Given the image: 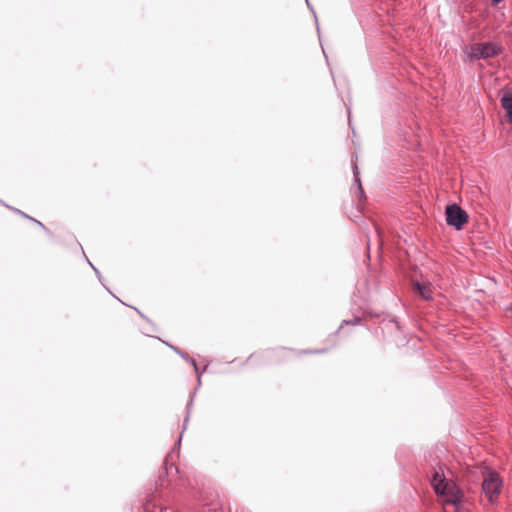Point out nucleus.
<instances>
[{"mask_svg": "<svg viewBox=\"0 0 512 512\" xmlns=\"http://www.w3.org/2000/svg\"><path fill=\"white\" fill-rule=\"evenodd\" d=\"M414 289L420 294V296L423 299H425V300L431 299L432 291H431V288L429 285H422L420 283H415Z\"/></svg>", "mask_w": 512, "mask_h": 512, "instance_id": "obj_6", "label": "nucleus"}, {"mask_svg": "<svg viewBox=\"0 0 512 512\" xmlns=\"http://www.w3.org/2000/svg\"><path fill=\"white\" fill-rule=\"evenodd\" d=\"M502 0H493L494 3H499L501 2Z\"/></svg>", "mask_w": 512, "mask_h": 512, "instance_id": "obj_8", "label": "nucleus"}, {"mask_svg": "<svg viewBox=\"0 0 512 512\" xmlns=\"http://www.w3.org/2000/svg\"><path fill=\"white\" fill-rule=\"evenodd\" d=\"M502 481L496 472H488L483 479L482 489L490 502H494L501 490Z\"/></svg>", "mask_w": 512, "mask_h": 512, "instance_id": "obj_3", "label": "nucleus"}, {"mask_svg": "<svg viewBox=\"0 0 512 512\" xmlns=\"http://www.w3.org/2000/svg\"><path fill=\"white\" fill-rule=\"evenodd\" d=\"M501 105L506 111L508 122L512 124V93L506 92L501 98Z\"/></svg>", "mask_w": 512, "mask_h": 512, "instance_id": "obj_5", "label": "nucleus"}, {"mask_svg": "<svg viewBox=\"0 0 512 512\" xmlns=\"http://www.w3.org/2000/svg\"><path fill=\"white\" fill-rule=\"evenodd\" d=\"M151 341H152L153 343H159V340H158L157 338H152V339H151Z\"/></svg>", "mask_w": 512, "mask_h": 512, "instance_id": "obj_7", "label": "nucleus"}, {"mask_svg": "<svg viewBox=\"0 0 512 512\" xmlns=\"http://www.w3.org/2000/svg\"><path fill=\"white\" fill-rule=\"evenodd\" d=\"M431 484L436 494L442 497L444 506H452L455 512L459 510L463 501V493L454 482L445 478L441 467L434 471Z\"/></svg>", "mask_w": 512, "mask_h": 512, "instance_id": "obj_1", "label": "nucleus"}, {"mask_svg": "<svg viewBox=\"0 0 512 512\" xmlns=\"http://www.w3.org/2000/svg\"><path fill=\"white\" fill-rule=\"evenodd\" d=\"M502 48L494 42L475 43L466 48L465 53L470 60L488 59L500 54Z\"/></svg>", "mask_w": 512, "mask_h": 512, "instance_id": "obj_2", "label": "nucleus"}, {"mask_svg": "<svg viewBox=\"0 0 512 512\" xmlns=\"http://www.w3.org/2000/svg\"><path fill=\"white\" fill-rule=\"evenodd\" d=\"M446 221L448 225L460 230L468 222V214L457 204L448 205L446 207Z\"/></svg>", "mask_w": 512, "mask_h": 512, "instance_id": "obj_4", "label": "nucleus"}]
</instances>
